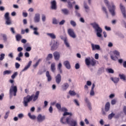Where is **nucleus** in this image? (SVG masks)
I'll return each instance as SVG.
<instances>
[{"label": "nucleus", "mask_w": 126, "mask_h": 126, "mask_svg": "<svg viewBox=\"0 0 126 126\" xmlns=\"http://www.w3.org/2000/svg\"><path fill=\"white\" fill-rule=\"evenodd\" d=\"M51 8L53 10H57L58 7H57V1L56 0H53L51 2Z\"/></svg>", "instance_id": "nucleus-14"}, {"label": "nucleus", "mask_w": 126, "mask_h": 126, "mask_svg": "<svg viewBox=\"0 0 126 126\" xmlns=\"http://www.w3.org/2000/svg\"><path fill=\"white\" fill-rule=\"evenodd\" d=\"M110 58L111 59V60H112V61H117V59H118V57L117 56H115V57H114V55L113 54H111L110 55Z\"/></svg>", "instance_id": "nucleus-53"}, {"label": "nucleus", "mask_w": 126, "mask_h": 126, "mask_svg": "<svg viewBox=\"0 0 126 126\" xmlns=\"http://www.w3.org/2000/svg\"><path fill=\"white\" fill-rule=\"evenodd\" d=\"M115 113L113 112L111 113L110 114H109L108 116L109 120H112L114 117H115Z\"/></svg>", "instance_id": "nucleus-40"}, {"label": "nucleus", "mask_w": 126, "mask_h": 126, "mask_svg": "<svg viewBox=\"0 0 126 126\" xmlns=\"http://www.w3.org/2000/svg\"><path fill=\"white\" fill-rule=\"evenodd\" d=\"M65 116H69V117H71L72 116V113H71V112H67V111L64 112L63 114V117H65Z\"/></svg>", "instance_id": "nucleus-34"}, {"label": "nucleus", "mask_w": 126, "mask_h": 126, "mask_svg": "<svg viewBox=\"0 0 126 126\" xmlns=\"http://www.w3.org/2000/svg\"><path fill=\"white\" fill-rule=\"evenodd\" d=\"M110 79L115 84H117L119 82V81H120V78H118V77H114H114H111L110 78Z\"/></svg>", "instance_id": "nucleus-26"}, {"label": "nucleus", "mask_w": 126, "mask_h": 126, "mask_svg": "<svg viewBox=\"0 0 126 126\" xmlns=\"http://www.w3.org/2000/svg\"><path fill=\"white\" fill-rule=\"evenodd\" d=\"M73 102L74 104L76 105V106H80V104H79V102H78V100L76 99H74Z\"/></svg>", "instance_id": "nucleus-55"}, {"label": "nucleus", "mask_w": 126, "mask_h": 126, "mask_svg": "<svg viewBox=\"0 0 126 126\" xmlns=\"http://www.w3.org/2000/svg\"><path fill=\"white\" fill-rule=\"evenodd\" d=\"M74 12L75 16H76L77 17H81V14H80L79 12H78V11L75 10Z\"/></svg>", "instance_id": "nucleus-52"}, {"label": "nucleus", "mask_w": 126, "mask_h": 126, "mask_svg": "<svg viewBox=\"0 0 126 126\" xmlns=\"http://www.w3.org/2000/svg\"><path fill=\"white\" fill-rule=\"evenodd\" d=\"M120 9L121 10V12L123 15V17L124 18H126V8H125V7H124V6L123 5V4L122 3H120Z\"/></svg>", "instance_id": "nucleus-17"}, {"label": "nucleus", "mask_w": 126, "mask_h": 126, "mask_svg": "<svg viewBox=\"0 0 126 126\" xmlns=\"http://www.w3.org/2000/svg\"><path fill=\"white\" fill-rule=\"evenodd\" d=\"M85 63L88 66H89L90 64H91L92 66H94L95 64H96V61L94 59L90 61V58H86L85 59Z\"/></svg>", "instance_id": "nucleus-7"}, {"label": "nucleus", "mask_w": 126, "mask_h": 126, "mask_svg": "<svg viewBox=\"0 0 126 126\" xmlns=\"http://www.w3.org/2000/svg\"><path fill=\"white\" fill-rule=\"evenodd\" d=\"M18 75V72H15L11 76L12 79H14L16 76Z\"/></svg>", "instance_id": "nucleus-47"}, {"label": "nucleus", "mask_w": 126, "mask_h": 126, "mask_svg": "<svg viewBox=\"0 0 126 126\" xmlns=\"http://www.w3.org/2000/svg\"><path fill=\"white\" fill-rule=\"evenodd\" d=\"M102 10L103 11V12H105L106 16L108 17V12H107V9H106V7H105V6H102Z\"/></svg>", "instance_id": "nucleus-50"}, {"label": "nucleus", "mask_w": 126, "mask_h": 126, "mask_svg": "<svg viewBox=\"0 0 126 126\" xmlns=\"http://www.w3.org/2000/svg\"><path fill=\"white\" fill-rule=\"evenodd\" d=\"M85 102L87 104V106L88 109L90 110H92V106L91 105V102L89 101V99L87 97H85Z\"/></svg>", "instance_id": "nucleus-13"}, {"label": "nucleus", "mask_w": 126, "mask_h": 126, "mask_svg": "<svg viewBox=\"0 0 126 126\" xmlns=\"http://www.w3.org/2000/svg\"><path fill=\"white\" fill-rule=\"evenodd\" d=\"M15 68H16L17 69H18V68L20 67V64H19V63L17 62L15 63Z\"/></svg>", "instance_id": "nucleus-58"}, {"label": "nucleus", "mask_w": 126, "mask_h": 126, "mask_svg": "<svg viewBox=\"0 0 126 126\" xmlns=\"http://www.w3.org/2000/svg\"><path fill=\"white\" fill-rule=\"evenodd\" d=\"M5 24H6V25H9V26L11 25V24H12V23L11 22V20H10V18L6 19Z\"/></svg>", "instance_id": "nucleus-32"}, {"label": "nucleus", "mask_w": 126, "mask_h": 126, "mask_svg": "<svg viewBox=\"0 0 126 126\" xmlns=\"http://www.w3.org/2000/svg\"><path fill=\"white\" fill-rule=\"evenodd\" d=\"M66 123L71 126H77V120L73 119L71 116L66 118Z\"/></svg>", "instance_id": "nucleus-6"}, {"label": "nucleus", "mask_w": 126, "mask_h": 126, "mask_svg": "<svg viewBox=\"0 0 126 126\" xmlns=\"http://www.w3.org/2000/svg\"><path fill=\"white\" fill-rule=\"evenodd\" d=\"M69 94L71 96H75V95H76V93L74 91H69Z\"/></svg>", "instance_id": "nucleus-49"}, {"label": "nucleus", "mask_w": 126, "mask_h": 126, "mask_svg": "<svg viewBox=\"0 0 126 126\" xmlns=\"http://www.w3.org/2000/svg\"><path fill=\"white\" fill-rule=\"evenodd\" d=\"M91 46L92 51H96V50H97V51H100V50H101V47H100V45L98 44H94L93 43H92Z\"/></svg>", "instance_id": "nucleus-15"}, {"label": "nucleus", "mask_w": 126, "mask_h": 126, "mask_svg": "<svg viewBox=\"0 0 126 126\" xmlns=\"http://www.w3.org/2000/svg\"><path fill=\"white\" fill-rule=\"evenodd\" d=\"M61 11L64 15H69L70 14V12L67 8H63L61 10Z\"/></svg>", "instance_id": "nucleus-20"}, {"label": "nucleus", "mask_w": 126, "mask_h": 126, "mask_svg": "<svg viewBox=\"0 0 126 126\" xmlns=\"http://www.w3.org/2000/svg\"><path fill=\"white\" fill-rule=\"evenodd\" d=\"M24 56L25 57H26V58H29L30 57V54H29L28 52H26L25 54H24Z\"/></svg>", "instance_id": "nucleus-64"}, {"label": "nucleus", "mask_w": 126, "mask_h": 126, "mask_svg": "<svg viewBox=\"0 0 126 126\" xmlns=\"http://www.w3.org/2000/svg\"><path fill=\"white\" fill-rule=\"evenodd\" d=\"M51 69L52 72H55V71H56V64H55V63H52L51 64Z\"/></svg>", "instance_id": "nucleus-29"}, {"label": "nucleus", "mask_w": 126, "mask_h": 126, "mask_svg": "<svg viewBox=\"0 0 126 126\" xmlns=\"http://www.w3.org/2000/svg\"><path fill=\"white\" fill-rule=\"evenodd\" d=\"M106 71H107L108 73H114L115 72L114 69H113L112 68H107Z\"/></svg>", "instance_id": "nucleus-43"}, {"label": "nucleus", "mask_w": 126, "mask_h": 126, "mask_svg": "<svg viewBox=\"0 0 126 126\" xmlns=\"http://www.w3.org/2000/svg\"><path fill=\"white\" fill-rule=\"evenodd\" d=\"M26 45H25L24 46V48L25 49V50L26 51V52H30V51H31V50H32V48L31 46H28L27 47Z\"/></svg>", "instance_id": "nucleus-33"}, {"label": "nucleus", "mask_w": 126, "mask_h": 126, "mask_svg": "<svg viewBox=\"0 0 126 126\" xmlns=\"http://www.w3.org/2000/svg\"><path fill=\"white\" fill-rule=\"evenodd\" d=\"M53 56L55 61H59L60 58V53L58 51L54 52L53 53Z\"/></svg>", "instance_id": "nucleus-21"}, {"label": "nucleus", "mask_w": 126, "mask_h": 126, "mask_svg": "<svg viewBox=\"0 0 126 126\" xmlns=\"http://www.w3.org/2000/svg\"><path fill=\"white\" fill-rule=\"evenodd\" d=\"M10 73H11V71L10 70H6L5 71H4L3 72V75L4 76L5 75H6V74L7 75H9V74H10Z\"/></svg>", "instance_id": "nucleus-31"}, {"label": "nucleus", "mask_w": 126, "mask_h": 126, "mask_svg": "<svg viewBox=\"0 0 126 126\" xmlns=\"http://www.w3.org/2000/svg\"><path fill=\"white\" fill-rule=\"evenodd\" d=\"M75 68V69H79V68H80V65L78 63H76Z\"/></svg>", "instance_id": "nucleus-60"}, {"label": "nucleus", "mask_w": 126, "mask_h": 126, "mask_svg": "<svg viewBox=\"0 0 126 126\" xmlns=\"http://www.w3.org/2000/svg\"><path fill=\"white\" fill-rule=\"evenodd\" d=\"M10 31H11L12 34H15V31L14 30V28H10Z\"/></svg>", "instance_id": "nucleus-62"}, {"label": "nucleus", "mask_w": 126, "mask_h": 126, "mask_svg": "<svg viewBox=\"0 0 126 126\" xmlns=\"http://www.w3.org/2000/svg\"><path fill=\"white\" fill-rule=\"evenodd\" d=\"M68 87H69V85L68 83H64L62 86V89L63 91H66Z\"/></svg>", "instance_id": "nucleus-22"}, {"label": "nucleus", "mask_w": 126, "mask_h": 126, "mask_svg": "<svg viewBox=\"0 0 126 126\" xmlns=\"http://www.w3.org/2000/svg\"><path fill=\"white\" fill-rule=\"evenodd\" d=\"M21 38H22V36L19 34H18L16 35V41H17L18 42H19V41L21 40Z\"/></svg>", "instance_id": "nucleus-36"}, {"label": "nucleus", "mask_w": 126, "mask_h": 126, "mask_svg": "<svg viewBox=\"0 0 126 126\" xmlns=\"http://www.w3.org/2000/svg\"><path fill=\"white\" fill-rule=\"evenodd\" d=\"M68 34L71 38H76V34H75L72 29H69L68 30Z\"/></svg>", "instance_id": "nucleus-10"}, {"label": "nucleus", "mask_w": 126, "mask_h": 126, "mask_svg": "<svg viewBox=\"0 0 126 126\" xmlns=\"http://www.w3.org/2000/svg\"><path fill=\"white\" fill-rule=\"evenodd\" d=\"M9 115V111H8L6 112L4 118L6 119L8 118V116Z\"/></svg>", "instance_id": "nucleus-59"}, {"label": "nucleus", "mask_w": 126, "mask_h": 126, "mask_svg": "<svg viewBox=\"0 0 126 126\" xmlns=\"http://www.w3.org/2000/svg\"><path fill=\"white\" fill-rule=\"evenodd\" d=\"M37 121L38 123H42L46 120V116L45 115H42L41 114H39L37 117Z\"/></svg>", "instance_id": "nucleus-9"}, {"label": "nucleus", "mask_w": 126, "mask_h": 126, "mask_svg": "<svg viewBox=\"0 0 126 126\" xmlns=\"http://www.w3.org/2000/svg\"><path fill=\"white\" fill-rule=\"evenodd\" d=\"M10 83L12 84L11 87L9 90V97L10 99L12 98V96H16V94L17 93V86H14V84H13L14 82V80L10 79L9 81Z\"/></svg>", "instance_id": "nucleus-3"}, {"label": "nucleus", "mask_w": 126, "mask_h": 126, "mask_svg": "<svg viewBox=\"0 0 126 126\" xmlns=\"http://www.w3.org/2000/svg\"><path fill=\"white\" fill-rule=\"evenodd\" d=\"M119 76L120 78V79H122L124 81H126V75H125V74H119Z\"/></svg>", "instance_id": "nucleus-30"}, {"label": "nucleus", "mask_w": 126, "mask_h": 126, "mask_svg": "<svg viewBox=\"0 0 126 126\" xmlns=\"http://www.w3.org/2000/svg\"><path fill=\"white\" fill-rule=\"evenodd\" d=\"M42 61V59H38L37 62L35 63L33 65V67L34 68H36L39 65V63H40V62Z\"/></svg>", "instance_id": "nucleus-38"}, {"label": "nucleus", "mask_w": 126, "mask_h": 126, "mask_svg": "<svg viewBox=\"0 0 126 126\" xmlns=\"http://www.w3.org/2000/svg\"><path fill=\"white\" fill-rule=\"evenodd\" d=\"M84 7L85 9L86 12L88 13L89 12V10H90V8H89V6L87 5V3H86V2H84Z\"/></svg>", "instance_id": "nucleus-23"}, {"label": "nucleus", "mask_w": 126, "mask_h": 126, "mask_svg": "<svg viewBox=\"0 0 126 126\" xmlns=\"http://www.w3.org/2000/svg\"><path fill=\"white\" fill-rule=\"evenodd\" d=\"M60 38L61 39V40H63L64 42L65 40H67V37H63V35H60Z\"/></svg>", "instance_id": "nucleus-57"}, {"label": "nucleus", "mask_w": 126, "mask_h": 126, "mask_svg": "<svg viewBox=\"0 0 126 126\" xmlns=\"http://www.w3.org/2000/svg\"><path fill=\"white\" fill-rule=\"evenodd\" d=\"M113 53V55L117 56V57H120V52H119L118 50H114Z\"/></svg>", "instance_id": "nucleus-39"}, {"label": "nucleus", "mask_w": 126, "mask_h": 126, "mask_svg": "<svg viewBox=\"0 0 126 126\" xmlns=\"http://www.w3.org/2000/svg\"><path fill=\"white\" fill-rule=\"evenodd\" d=\"M50 46H51V51H56L60 47V42L59 40H53V41L50 42Z\"/></svg>", "instance_id": "nucleus-5"}, {"label": "nucleus", "mask_w": 126, "mask_h": 126, "mask_svg": "<svg viewBox=\"0 0 126 126\" xmlns=\"http://www.w3.org/2000/svg\"><path fill=\"white\" fill-rule=\"evenodd\" d=\"M110 102H106L105 105L104 110L103 108H102L101 109L102 114L103 116H106V113L105 112H109V111H110Z\"/></svg>", "instance_id": "nucleus-8"}, {"label": "nucleus", "mask_w": 126, "mask_h": 126, "mask_svg": "<svg viewBox=\"0 0 126 126\" xmlns=\"http://www.w3.org/2000/svg\"><path fill=\"white\" fill-rule=\"evenodd\" d=\"M41 19L43 22H45V21H46V16L44 14L42 15Z\"/></svg>", "instance_id": "nucleus-61"}, {"label": "nucleus", "mask_w": 126, "mask_h": 126, "mask_svg": "<svg viewBox=\"0 0 126 126\" xmlns=\"http://www.w3.org/2000/svg\"><path fill=\"white\" fill-rule=\"evenodd\" d=\"M4 18L5 20L10 19V17H9V13H5V14H4Z\"/></svg>", "instance_id": "nucleus-51"}, {"label": "nucleus", "mask_w": 126, "mask_h": 126, "mask_svg": "<svg viewBox=\"0 0 126 126\" xmlns=\"http://www.w3.org/2000/svg\"><path fill=\"white\" fill-rule=\"evenodd\" d=\"M70 24L73 27H75L76 26V22L73 20H71L70 21Z\"/></svg>", "instance_id": "nucleus-45"}, {"label": "nucleus", "mask_w": 126, "mask_h": 126, "mask_svg": "<svg viewBox=\"0 0 126 126\" xmlns=\"http://www.w3.org/2000/svg\"><path fill=\"white\" fill-rule=\"evenodd\" d=\"M18 117L19 119H22V118H23V117H24V115H23V114H22V113H20L18 115Z\"/></svg>", "instance_id": "nucleus-63"}, {"label": "nucleus", "mask_w": 126, "mask_h": 126, "mask_svg": "<svg viewBox=\"0 0 126 126\" xmlns=\"http://www.w3.org/2000/svg\"><path fill=\"white\" fill-rule=\"evenodd\" d=\"M104 3H105L106 5L108 7L109 12L111 13V15H112L113 16H115V10L116 9V6H115V4H114V2H111V4L112 5V6L109 4V1L108 0H104Z\"/></svg>", "instance_id": "nucleus-4"}, {"label": "nucleus", "mask_w": 126, "mask_h": 126, "mask_svg": "<svg viewBox=\"0 0 126 126\" xmlns=\"http://www.w3.org/2000/svg\"><path fill=\"white\" fill-rule=\"evenodd\" d=\"M39 94H40V91H38L35 93V95L34 94H32V95L28 94L26 97H24L23 101L24 106L25 108L28 107V103H30L32 100H33V102L36 101L39 97Z\"/></svg>", "instance_id": "nucleus-1"}, {"label": "nucleus", "mask_w": 126, "mask_h": 126, "mask_svg": "<svg viewBox=\"0 0 126 126\" xmlns=\"http://www.w3.org/2000/svg\"><path fill=\"white\" fill-rule=\"evenodd\" d=\"M56 107L58 109V110H59V111L62 110V105L60 103H57L56 104Z\"/></svg>", "instance_id": "nucleus-48"}, {"label": "nucleus", "mask_w": 126, "mask_h": 126, "mask_svg": "<svg viewBox=\"0 0 126 126\" xmlns=\"http://www.w3.org/2000/svg\"><path fill=\"white\" fill-rule=\"evenodd\" d=\"M32 64V61H29L28 64L24 67V69L22 70L21 72H24V71H26L28 69V68H29L31 66Z\"/></svg>", "instance_id": "nucleus-19"}, {"label": "nucleus", "mask_w": 126, "mask_h": 126, "mask_svg": "<svg viewBox=\"0 0 126 126\" xmlns=\"http://www.w3.org/2000/svg\"><path fill=\"white\" fill-rule=\"evenodd\" d=\"M23 57V53L19 52L18 54V57L16 58V60L18 61V62H20L21 61V58Z\"/></svg>", "instance_id": "nucleus-24"}, {"label": "nucleus", "mask_w": 126, "mask_h": 126, "mask_svg": "<svg viewBox=\"0 0 126 126\" xmlns=\"http://www.w3.org/2000/svg\"><path fill=\"white\" fill-rule=\"evenodd\" d=\"M52 24L57 25L59 24V22L57 20L56 18H53L52 19Z\"/></svg>", "instance_id": "nucleus-46"}, {"label": "nucleus", "mask_w": 126, "mask_h": 126, "mask_svg": "<svg viewBox=\"0 0 126 126\" xmlns=\"http://www.w3.org/2000/svg\"><path fill=\"white\" fill-rule=\"evenodd\" d=\"M46 76L47 77V81L50 82L52 80V77L51 75H50V72L49 71H47L46 73Z\"/></svg>", "instance_id": "nucleus-25"}, {"label": "nucleus", "mask_w": 126, "mask_h": 126, "mask_svg": "<svg viewBox=\"0 0 126 126\" xmlns=\"http://www.w3.org/2000/svg\"><path fill=\"white\" fill-rule=\"evenodd\" d=\"M67 3L68 4V5H67L68 8L71 9V8H72V7H73V6H72V3H71V2H70V1H68L67 2Z\"/></svg>", "instance_id": "nucleus-35"}, {"label": "nucleus", "mask_w": 126, "mask_h": 126, "mask_svg": "<svg viewBox=\"0 0 126 126\" xmlns=\"http://www.w3.org/2000/svg\"><path fill=\"white\" fill-rule=\"evenodd\" d=\"M30 28L33 30V34L36 36H39L40 33L38 32V29L37 27L34 28L32 25L30 26Z\"/></svg>", "instance_id": "nucleus-12"}, {"label": "nucleus", "mask_w": 126, "mask_h": 126, "mask_svg": "<svg viewBox=\"0 0 126 126\" xmlns=\"http://www.w3.org/2000/svg\"><path fill=\"white\" fill-rule=\"evenodd\" d=\"M2 37L3 38V41H4V42H7V35H6V34H3L2 35Z\"/></svg>", "instance_id": "nucleus-42"}, {"label": "nucleus", "mask_w": 126, "mask_h": 126, "mask_svg": "<svg viewBox=\"0 0 126 126\" xmlns=\"http://www.w3.org/2000/svg\"><path fill=\"white\" fill-rule=\"evenodd\" d=\"M47 35L49 36L51 39H56L57 36L54 34V33H47Z\"/></svg>", "instance_id": "nucleus-28"}, {"label": "nucleus", "mask_w": 126, "mask_h": 126, "mask_svg": "<svg viewBox=\"0 0 126 126\" xmlns=\"http://www.w3.org/2000/svg\"><path fill=\"white\" fill-rule=\"evenodd\" d=\"M4 57H5V54L1 53L0 55V61H3L4 60Z\"/></svg>", "instance_id": "nucleus-54"}, {"label": "nucleus", "mask_w": 126, "mask_h": 126, "mask_svg": "<svg viewBox=\"0 0 126 126\" xmlns=\"http://www.w3.org/2000/svg\"><path fill=\"white\" fill-rule=\"evenodd\" d=\"M55 81L57 84H60L62 82V75L61 74H58L55 77Z\"/></svg>", "instance_id": "nucleus-16"}, {"label": "nucleus", "mask_w": 126, "mask_h": 126, "mask_svg": "<svg viewBox=\"0 0 126 126\" xmlns=\"http://www.w3.org/2000/svg\"><path fill=\"white\" fill-rule=\"evenodd\" d=\"M91 25L92 26L93 28L94 29V32H95L97 37L102 38V32H103V30L100 27L99 24H97L96 22H94L91 23Z\"/></svg>", "instance_id": "nucleus-2"}, {"label": "nucleus", "mask_w": 126, "mask_h": 126, "mask_svg": "<svg viewBox=\"0 0 126 126\" xmlns=\"http://www.w3.org/2000/svg\"><path fill=\"white\" fill-rule=\"evenodd\" d=\"M51 59H53V54H49L47 56V57H46V61H50V60H51Z\"/></svg>", "instance_id": "nucleus-44"}, {"label": "nucleus", "mask_w": 126, "mask_h": 126, "mask_svg": "<svg viewBox=\"0 0 126 126\" xmlns=\"http://www.w3.org/2000/svg\"><path fill=\"white\" fill-rule=\"evenodd\" d=\"M64 44L65 45L67 48H69V47H70V45H69V43H68V42L67 41V39H66V40L64 41Z\"/></svg>", "instance_id": "nucleus-56"}, {"label": "nucleus", "mask_w": 126, "mask_h": 126, "mask_svg": "<svg viewBox=\"0 0 126 126\" xmlns=\"http://www.w3.org/2000/svg\"><path fill=\"white\" fill-rule=\"evenodd\" d=\"M102 72H104V67H101L99 68L98 70V74H101Z\"/></svg>", "instance_id": "nucleus-37"}, {"label": "nucleus", "mask_w": 126, "mask_h": 126, "mask_svg": "<svg viewBox=\"0 0 126 126\" xmlns=\"http://www.w3.org/2000/svg\"><path fill=\"white\" fill-rule=\"evenodd\" d=\"M28 115L29 118L31 119V120H35V119H36V116L32 115L31 113H29Z\"/></svg>", "instance_id": "nucleus-41"}, {"label": "nucleus", "mask_w": 126, "mask_h": 126, "mask_svg": "<svg viewBox=\"0 0 126 126\" xmlns=\"http://www.w3.org/2000/svg\"><path fill=\"white\" fill-rule=\"evenodd\" d=\"M40 13H36L33 18V21L34 23H39L40 22Z\"/></svg>", "instance_id": "nucleus-11"}, {"label": "nucleus", "mask_w": 126, "mask_h": 126, "mask_svg": "<svg viewBox=\"0 0 126 126\" xmlns=\"http://www.w3.org/2000/svg\"><path fill=\"white\" fill-rule=\"evenodd\" d=\"M63 65L67 69H70L71 68V65H70V63L68 61H65L63 63Z\"/></svg>", "instance_id": "nucleus-18"}, {"label": "nucleus", "mask_w": 126, "mask_h": 126, "mask_svg": "<svg viewBox=\"0 0 126 126\" xmlns=\"http://www.w3.org/2000/svg\"><path fill=\"white\" fill-rule=\"evenodd\" d=\"M60 122L61 124H63V125H65L67 124L66 122V118L65 119V117L63 116L61 118Z\"/></svg>", "instance_id": "nucleus-27"}]
</instances>
